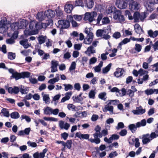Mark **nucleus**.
<instances>
[{
  "mask_svg": "<svg viewBox=\"0 0 158 158\" xmlns=\"http://www.w3.org/2000/svg\"><path fill=\"white\" fill-rule=\"evenodd\" d=\"M140 13L138 12H136L134 13L133 19L135 22H138L140 21Z\"/></svg>",
  "mask_w": 158,
  "mask_h": 158,
  "instance_id": "f704fd0d",
  "label": "nucleus"
},
{
  "mask_svg": "<svg viewBox=\"0 0 158 158\" xmlns=\"http://www.w3.org/2000/svg\"><path fill=\"white\" fill-rule=\"evenodd\" d=\"M104 33H106L105 30H98L96 32V35L98 37H102Z\"/></svg>",
  "mask_w": 158,
  "mask_h": 158,
  "instance_id": "09e8293b",
  "label": "nucleus"
},
{
  "mask_svg": "<svg viewBox=\"0 0 158 158\" xmlns=\"http://www.w3.org/2000/svg\"><path fill=\"white\" fill-rule=\"evenodd\" d=\"M72 95L71 92H69L65 93V96L61 100V102H64L65 101L69 100L70 98Z\"/></svg>",
  "mask_w": 158,
  "mask_h": 158,
  "instance_id": "cd10ccee",
  "label": "nucleus"
},
{
  "mask_svg": "<svg viewBox=\"0 0 158 158\" xmlns=\"http://www.w3.org/2000/svg\"><path fill=\"white\" fill-rule=\"evenodd\" d=\"M109 103V104L112 105H115L119 103V101L118 100H109L107 101Z\"/></svg>",
  "mask_w": 158,
  "mask_h": 158,
  "instance_id": "e2e57ef3",
  "label": "nucleus"
},
{
  "mask_svg": "<svg viewBox=\"0 0 158 158\" xmlns=\"http://www.w3.org/2000/svg\"><path fill=\"white\" fill-rule=\"evenodd\" d=\"M129 2V8L132 11L138 10L140 7V5L137 2L134 1L133 0H126Z\"/></svg>",
  "mask_w": 158,
  "mask_h": 158,
  "instance_id": "f03ea898",
  "label": "nucleus"
},
{
  "mask_svg": "<svg viewBox=\"0 0 158 158\" xmlns=\"http://www.w3.org/2000/svg\"><path fill=\"white\" fill-rule=\"evenodd\" d=\"M69 18L70 19V20H72V26L73 27H76L78 26V25L77 23L74 21L73 20V17L71 15H69Z\"/></svg>",
  "mask_w": 158,
  "mask_h": 158,
  "instance_id": "680f3d73",
  "label": "nucleus"
},
{
  "mask_svg": "<svg viewBox=\"0 0 158 158\" xmlns=\"http://www.w3.org/2000/svg\"><path fill=\"white\" fill-rule=\"evenodd\" d=\"M111 64H109L106 67L102 69V72L104 74L107 73L110 70L111 66Z\"/></svg>",
  "mask_w": 158,
  "mask_h": 158,
  "instance_id": "a19ab883",
  "label": "nucleus"
},
{
  "mask_svg": "<svg viewBox=\"0 0 158 158\" xmlns=\"http://www.w3.org/2000/svg\"><path fill=\"white\" fill-rule=\"evenodd\" d=\"M21 120L25 119L26 121L28 123H29L31 121V119L30 117L25 115H22L21 117Z\"/></svg>",
  "mask_w": 158,
  "mask_h": 158,
  "instance_id": "6e6d98bb",
  "label": "nucleus"
},
{
  "mask_svg": "<svg viewBox=\"0 0 158 158\" xmlns=\"http://www.w3.org/2000/svg\"><path fill=\"white\" fill-rule=\"evenodd\" d=\"M75 136L81 139H87L89 138V135L88 134H83L80 132H77L76 133Z\"/></svg>",
  "mask_w": 158,
  "mask_h": 158,
  "instance_id": "f3484780",
  "label": "nucleus"
},
{
  "mask_svg": "<svg viewBox=\"0 0 158 158\" xmlns=\"http://www.w3.org/2000/svg\"><path fill=\"white\" fill-rule=\"evenodd\" d=\"M118 96L122 97L126 95L127 94V91L125 88H122L121 91L119 90L118 92L117 93Z\"/></svg>",
  "mask_w": 158,
  "mask_h": 158,
  "instance_id": "58836bf2",
  "label": "nucleus"
},
{
  "mask_svg": "<svg viewBox=\"0 0 158 158\" xmlns=\"http://www.w3.org/2000/svg\"><path fill=\"white\" fill-rule=\"evenodd\" d=\"M103 63V62L101 61L98 65L94 67V70L95 72H99L101 71V68L102 66Z\"/></svg>",
  "mask_w": 158,
  "mask_h": 158,
  "instance_id": "ea45409f",
  "label": "nucleus"
},
{
  "mask_svg": "<svg viewBox=\"0 0 158 158\" xmlns=\"http://www.w3.org/2000/svg\"><path fill=\"white\" fill-rule=\"evenodd\" d=\"M115 7L113 6H111L109 7L106 10V13L107 14H110L115 11Z\"/></svg>",
  "mask_w": 158,
  "mask_h": 158,
  "instance_id": "5fc2aeb1",
  "label": "nucleus"
},
{
  "mask_svg": "<svg viewBox=\"0 0 158 158\" xmlns=\"http://www.w3.org/2000/svg\"><path fill=\"white\" fill-rule=\"evenodd\" d=\"M45 15L46 16L48 19L53 18L55 15V13L54 10H48L45 11Z\"/></svg>",
  "mask_w": 158,
  "mask_h": 158,
  "instance_id": "2eb2a0df",
  "label": "nucleus"
},
{
  "mask_svg": "<svg viewBox=\"0 0 158 158\" xmlns=\"http://www.w3.org/2000/svg\"><path fill=\"white\" fill-rule=\"evenodd\" d=\"M136 125L138 127H143L146 124V121L145 119H143L141 120L140 122H139L136 123Z\"/></svg>",
  "mask_w": 158,
  "mask_h": 158,
  "instance_id": "e433bc0d",
  "label": "nucleus"
},
{
  "mask_svg": "<svg viewBox=\"0 0 158 158\" xmlns=\"http://www.w3.org/2000/svg\"><path fill=\"white\" fill-rule=\"evenodd\" d=\"M27 40H24L20 41V44L23 45L24 48H27L31 46V44H28Z\"/></svg>",
  "mask_w": 158,
  "mask_h": 158,
  "instance_id": "c85d7f7f",
  "label": "nucleus"
},
{
  "mask_svg": "<svg viewBox=\"0 0 158 158\" xmlns=\"http://www.w3.org/2000/svg\"><path fill=\"white\" fill-rule=\"evenodd\" d=\"M113 107L112 106H110V105L109 104V103L108 102V104L105 106V107L102 110L105 112L109 111L110 112L111 114H112L113 113Z\"/></svg>",
  "mask_w": 158,
  "mask_h": 158,
  "instance_id": "6ab92c4d",
  "label": "nucleus"
},
{
  "mask_svg": "<svg viewBox=\"0 0 158 158\" xmlns=\"http://www.w3.org/2000/svg\"><path fill=\"white\" fill-rule=\"evenodd\" d=\"M102 24H107L110 22V20L108 18L105 17L103 18L102 20Z\"/></svg>",
  "mask_w": 158,
  "mask_h": 158,
  "instance_id": "69168bd1",
  "label": "nucleus"
},
{
  "mask_svg": "<svg viewBox=\"0 0 158 158\" xmlns=\"http://www.w3.org/2000/svg\"><path fill=\"white\" fill-rule=\"evenodd\" d=\"M84 3L83 1L81 0H76L75 2V6H81V7L84 6Z\"/></svg>",
  "mask_w": 158,
  "mask_h": 158,
  "instance_id": "864d4df0",
  "label": "nucleus"
},
{
  "mask_svg": "<svg viewBox=\"0 0 158 158\" xmlns=\"http://www.w3.org/2000/svg\"><path fill=\"white\" fill-rule=\"evenodd\" d=\"M7 90L9 93L17 94L19 92L20 89L18 87L14 86L13 87H9L8 88Z\"/></svg>",
  "mask_w": 158,
  "mask_h": 158,
  "instance_id": "dca6fc26",
  "label": "nucleus"
},
{
  "mask_svg": "<svg viewBox=\"0 0 158 158\" xmlns=\"http://www.w3.org/2000/svg\"><path fill=\"white\" fill-rule=\"evenodd\" d=\"M48 151L47 148L44 149L42 152L40 153L36 152L34 154L33 156L34 158H44L45 156V154Z\"/></svg>",
  "mask_w": 158,
  "mask_h": 158,
  "instance_id": "9b49d317",
  "label": "nucleus"
},
{
  "mask_svg": "<svg viewBox=\"0 0 158 158\" xmlns=\"http://www.w3.org/2000/svg\"><path fill=\"white\" fill-rule=\"evenodd\" d=\"M129 4L126 1L121 0H116L115 4L120 9H123L126 8L127 6V4Z\"/></svg>",
  "mask_w": 158,
  "mask_h": 158,
  "instance_id": "423d86ee",
  "label": "nucleus"
},
{
  "mask_svg": "<svg viewBox=\"0 0 158 158\" xmlns=\"http://www.w3.org/2000/svg\"><path fill=\"white\" fill-rule=\"evenodd\" d=\"M143 144H146L149 143L152 140L150 137V134H147L143 135L142 138Z\"/></svg>",
  "mask_w": 158,
  "mask_h": 158,
  "instance_id": "a211bd4d",
  "label": "nucleus"
},
{
  "mask_svg": "<svg viewBox=\"0 0 158 158\" xmlns=\"http://www.w3.org/2000/svg\"><path fill=\"white\" fill-rule=\"evenodd\" d=\"M125 73V71L123 68H118L114 73V76L117 77H121Z\"/></svg>",
  "mask_w": 158,
  "mask_h": 158,
  "instance_id": "4468645a",
  "label": "nucleus"
},
{
  "mask_svg": "<svg viewBox=\"0 0 158 158\" xmlns=\"http://www.w3.org/2000/svg\"><path fill=\"white\" fill-rule=\"evenodd\" d=\"M51 72L54 73L57 72V66L59 64L58 61L54 60H52L51 61Z\"/></svg>",
  "mask_w": 158,
  "mask_h": 158,
  "instance_id": "0eeeda50",
  "label": "nucleus"
},
{
  "mask_svg": "<svg viewBox=\"0 0 158 158\" xmlns=\"http://www.w3.org/2000/svg\"><path fill=\"white\" fill-rule=\"evenodd\" d=\"M59 126L60 129H64L66 130H68L70 127V124L69 123L62 120L59 121Z\"/></svg>",
  "mask_w": 158,
  "mask_h": 158,
  "instance_id": "6e6552de",
  "label": "nucleus"
},
{
  "mask_svg": "<svg viewBox=\"0 0 158 158\" xmlns=\"http://www.w3.org/2000/svg\"><path fill=\"white\" fill-rule=\"evenodd\" d=\"M97 15V13L95 11L87 12L85 14L84 19L85 20H88L90 22H91L95 20Z\"/></svg>",
  "mask_w": 158,
  "mask_h": 158,
  "instance_id": "7ed1b4c3",
  "label": "nucleus"
},
{
  "mask_svg": "<svg viewBox=\"0 0 158 158\" xmlns=\"http://www.w3.org/2000/svg\"><path fill=\"white\" fill-rule=\"evenodd\" d=\"M21 78H25L29 77L30 75V73L28 72H24L21 73Z\"/></svg>",
  "mask_w": 158,
  "mask_h": 158,
  "instance_id": "de8ad7c7",
  "label": "nucleus"
},
{
  "mask_svg": "<svg viewBox=\"0 0 158 158\" xmlns=\"http://www.w3.org/2000/svg\"><path fill=\"white\" fill-rule=\"evenodd\" d=\"M93 35L92 33L90 34V36H87V37L85 38L84 41V44H90L93 40Z\"/></svg>",
  "mask_w": 158,
  "mask_h": 158,
  "instance_id": "a878e982",
  "label": "nucleus"
},
{
  "mask_svg": "<svg viewBox=\"0 0 158 158\" xmlns=\"http://www.w3.org/2000/svg\"><path fill=\"white\" fill-rule=\"evenodd\" d=\"M82 93H81L78 96H73V101L77 102H79L82 100V98H81Z\"/></svg>",
  "mask_w": 158,
  "mask_h": 158,
  "instance_id": "4c0bfd02",
  "label": "nucleus"
},
{
  "mask_svg": "<svg viewBox=\"0 0 158 158\" xmlns=\"http://www.w3.org/2000/svg\"><path fill=\"white\" fill-rule=\"evenodd\" d=\"M142 46L138 44H135V50L138 52H139L142 49Z\"/></svg>",
  "mask_w": 158,
  "mask_h": 158,
  "instance_id": "0e129e2a",
  "label": "nucleus"
},
{
  "mask_svg": "<svg viewBox=\"0 0 158 158\" xmlns=\"http://www.w3.org/2000/svg\"><path fill=\"white\" fill-rule=\"evenodd\" d=\"M37 24L36 23V21H31L29 25V29L27 30L26 29L24 31V33L25 35H31L35 34L37 33V32L36 31L33 30L35 27L37 28Z\"/></svg>",
  "mask_w": 158,
  "mask_h": 158,
  "instance_id": "f257e3e1",
  "label": "nucleus"
},
{
  "mask_svg": "<svg viewBox=\"0 0 158 158\" xmlns=\"http://www.w3.org/2000/svg\"><path fill=\"white\" fill-rule=\"evenodd\" d=\"M29 91V88L25 87L24 86L21 85L19 91L22 94H26Z\"/></svg>",
  "mask_w": 158,
  "mask_h": 158,
  "instance_id": "72a5a7b5",
  "label": "nucleus"
},
{
  "mask_svg": "<svg viewBox=\"0 0 158 158\" xmlns=\"http://www.w3.org/2000/svg\"><path fill=\"white\" fill-rule=\"evenodd\" d=\"M76 64L75 61L72 62L69 68V70L71 72L72 71L75 69L76 67Z\"/></svg>",
  "mask_w": 158,
  "mask_h": 158,
  "instance_id": "bf43d9fd",
  "label": "nucleus"
},
{
  "mask_svg": "<svg viewBox=\"0 0 158 158\" xmlns=\"http://www.w3.org/2000/svg\"><path fill=\"white\" fill-rule=\"evenodd\" d=\"M128 127L131 131L132 133H134L136 130L137 128L138 127H137L136 124L135 125L134 124H132L128 126Z\"/></svg>",
  "mask_w": 158,
  "mask_h": 158,
  "instance_id": "49530a36",
  "label": "nucleus"
},
{
  "mask_svg": "<svg viewBox=\"0 0 158 158\" xmlns=\"http://www.w3.org/2000/svg\"><path fill=\"white\" fill-rule=\"evenodd\" d=\"M14 78L16 80L21 78V73H19L17 72H15V73L13 74V76H11Z\"/></svg>",
  "mask_w": 158,
  "mask_h": 158,
  "instance_id": "c03bdc74",
  "label": "nucleus"
},
{
  "mask_svg": "<svg viewBox=\"0 0 158 158\" xmlns=\"http://www.w3.org/2000/svg\"><path fill=\"white\" fill-rule=\"evenodd\" d=\"M130 39L126 38L124 39L119 44V45L118 46V48L119 47H120L123 44H126L127 43L129 42L130 41Z\"/></svg>",
  "mask_w": 158,
  "mask_h": 158,
  "instance_id": "37998d69",
  "label": "nucleus"
},
{
  "mask_svg": "<svg viewBox=\"0 0 158 158\" xmlns=\"http://www.w3.org/2000/svg\"><path fill=\"white\" fill-rule=\"evenodd\" d=\"M144 5L147 11L151 12L153 10L154 5L151 3L150 1L148 2L147 0H145V2H144Z\"/></svg>",
  "mask_w": 158,
  "mask_h": 158,
  "instance_id": "9d476101",
  "label": "nucleus"
},
{
  "mask_svg": "<svg viewBox=\"0 0 158 158\" xmlns=\"http://www.w3.org/2000/svg\"><path fill=\"white\" fill-rule=\"evenodd\" d=\"M6 19L5 17L3 18L0 21V29H3V31L5 32V28L6 24Z\"/></svg>",
  "mask_w": 158,
  "mask_h": 158,
  "instance_id": "b1692460",
  "label": "nucleus"
},
{
  "mask_svg": "<svg viewBox=\"0 0 158 158\" xmlns=\"http://www.w3.org/2000/svg\"><path fill=\"white\" fill-rule=\"evenodd\" d=\"M10 27L11 29L13 31L17 30L19 29L17 23H11L10 25Z\"/></svg>",
  "mask_w": 158,
  "mask_h": 158,
  "instance_id": "603ef678",
  "label": "nucleus"
},
{
  "mask_svg": "<svg viewBox=\"0 0 158 158\" xmlns=\"http://www.w3.org/2000/svg\"><path fill=\"white\" fill-rule=\"evenodd\" d=\"M106 93L105 92H103L99 94L98 95V97L100 98L105 101L106 99Z\"/></svg>",
  "mask_w": 158,
  "mask_h": 158,
  "instance_id": "4d7b16f0",
  "label": "nucleus"
},
{
  "mask_svg": "<svg viewBox=\"0 0 158 158\" xmlns=\"http://www.w3.org/2000/svg\"><path fill=\"white\" fill-rule=\"evenodd\" d=\"M15 57L16 55L15 53L12 52H9L8 53V58L10 60L15 59Z\"/></svg>",
  "mask_w": 158,
  "mask_h": 158,
  "instance_id": "3c124183",
  "label": "nucleus"
},
{
  "mask_svg": "<svg viewBox=\"0 0 158 158\" xmlns=\"http://www.w3.org/2000/svg\"><path fill=\"white\" fill-rule=\"evenodd\" d=\"M96 52L95 48L93 46H90L88 47L87 50L85 52L86 54L88 56H90L91 54Z\"/></svg>",
  "mask_w": 158,
  "mask_h": 158,
  "instance_id": "412c9836",
  "label": "nucleus"
},
{
  "mask_svg": "<svg viewBox=\"0 0 158 158\" xmlns=\"http://www.w3.org/2000/svg\"><path fill=\"white\" fill-rule=\"evenodd\" d=\"M17 37V34H14L11 37L6 40V44H14L15 43V39H16Z\"/></svg>",
  "mask_w": 158,
  "mask_h": 158,
  "instance_id": "aec40b11",
  "label": "nucleus"
},
{
  "mask_svg": "<svg viewBox=\"0 0 158 158\" xmlns=\"http://www.w3.org/2000/svg\"><path fill=\"white\" fill-rule=\"evenodd\" d=\"M145 94L148 95L153 94V89H146L144 91Z\"/></svg>",
  "mask_w": 158,
  "mask_h": 158,
  "instance_id": "774afa93",
  "label": "nucleus"
},
{
  "mask_svg": "<svg viewBox=\"0 0 158 158\" xmlns=\"http://www.w3.org/2000/svg\"><path fill=\"white\" fill-rule=\"evenodd\" d=\"M58 27L61 29H66L70 26L69 22L66 20H59L58 21Z\"/></svg>",
  "mask_w": 158,
  "mask_h": 158,
  "instance_id": "20e7f679",
  "label": "nucleus"
},
{
  "mask_svg": "<svg viewBox=\"0 0 158 158\" xmlns=\"http://www.w3.org/2000/svg\"><path fill=\"white\" fill-rule=\"evenodd\" d=\"M123 33L125 34V36L131 35H132L131 31L130 28H128L127 30H125Z\"/></svg>",
  "mask_w": 158,
  "mask_h": 158,
  "instance_id": "338daca9",
  "label": "nucleus"
},
{
  "mask_svg": "<svg viewBox=\"0 0 158 158\" xmlns=\"http://www.w3.org/2000/svg\"><path fill=\"white\" fill-rule=\"evenodd\" d=\"M41 95L43 97V101L46 104L49 103L50 101L49 95L45 94L44 92H43L41 94Z\"/></svg>",
  "mask_w": 158,
  "mask_h": 158,
  "instance_id": "4be33fe9",
  "label": "nucleus"
},
{
  "mask_svg": "<svg viewBox=\"0 0 158 158\" xmlns=\"http://www.w3.org/2000/svg\"><path fill=\"white\" fill-rule=\"evenodd\" d=\"M44 114L46 115L52 114V108L50 107H46L44 109Z\"/></svg>",
  "mask_w": 158,
  "mask_h": 158,
  "instance_id": "473e14b6",
  "label": "nucleus"
},
{
  "mask_svg": "<svg viewBox=\"0 0 158 158\" xmlns=\"http://www.w3.org/2000/svg\"><path fill=\"white\" fill-rule=\"evenodd\" d=\"M108 134L107 129H105L102 130L100 133V136L102 137L103 136H105Z\"/></svg>",
  "mask_w": 158,
  "mask_h": 158,
  "instance_id": "13d9d810",
  "label": "nucleus"
},
{
  "mask_svg": "<svg viewBox=\"0 0 158 158\" xmlns=\"http://www.w3.org/2000/svg\"><path fill=\"white\" fill-rule=\"evenodd\" d=\"M114 18L120 23L124 21L125 19L124 16L121 15V12L120 11H116L114 13Z\"/></svg>",
  "mask_w": 158,
  "mask_h": 158,
  "instance_id": "39448f33",
  "label": "nucleus"
},
{
  "mask_svg": "<svg viewBox=\"0 0 158 158\" xmlns=\"http://www.w3.org/2000/svg\"><path fill=\"white\" fill-rule=\"evenodd\" d=\"M1 113L5 117H8L10 116L9 112L6 108H3L1 110Z\"/></svg>",
  "mask_w": 158,
  "mask_h": 158,
  "instance_id": "79ce46f5",
  "label": "nucleus"
},
{
  "mask_svg": "<svg viewBox=\"0 0 158 158\" xmlns=\"http://www.w3.org/2000/svg\"><path fill=\"white\" fill-rule=\"evenodd\" d=\"M148 34L150 37L154 38L158 35V31H153L152 30H150L148 31Z\"/></svg>",
  "mask_w": 158,
  "mask_h": 158,
  "instance_id": "7c9ffc66",
  "label": "nucleus"
},
{
  "mask_svg": "<svg viewBox=\"0 0 158 158\" xmlns=\"http://www.w3.org/2000/svg\"><path fill=\"white\" fill-rule=\"evenodd\" d=\"M17 23L18 24V26L19 29L25 28L28 23L24 19H23Z\"/></svg>",
  "mask_w": 158,
  "mask_h": 158,
  "instance_id": "5701e85b",
  "label": "nucleus"
},
{
  "mask_svg": "<svg viewBox=\"0 0 158 158\" xmlns=\"http://www.w3.org/2000/svg\"><path fill=\"white\" fill-rule=\"evenodd\" d=\"M84 4L89 9L93 7L94 5V2L93 0H85L84 1Z\"/></svg>",
  "mask_w": 158,
  "mask_h": 158,
  "instance_id": "393cba45",
  "label": "nucleus"
},
{
  "mask_svg": "<svg viewBox=\"0 0 158 158\" xmlns=\"http://www.w3.org/2000/svg\"><path fill=\"white\" fill-rule=\"evenodd\" d=\"M63 85L64 87V90L65 91L72 90L73 89V85L70 84H64Z\"/></svg>",
  "mask_w": 158,
  "mask_h": 158,
  "instance_id": "a18cd8bd",
  "label": "nucleus"
},
{
  "mask_svg": "<svg viewBox=\"0 0 158 158\" xmlns=\"http://www.w3.org/2000/svg\"><path fill=\"white\" fill-rule=\"evenodd\" d=\"M147 12H145L142 13L141 14H140V21H143L147 17Z\"/></svg>",
  "mask_w": 158,
  "mask_h": 158,
  "instance_id": "052dcab7",
  "label": "nucleus"
},
{
  "mask_svg": "<svg viewBox=\"0 0 158 158\" xmlns=\"http://www.w3.org/2000/svg\"><path fill=\"white\" fill-rule=\"evenodd\" d=\"M46 23H41L40 25V27L38 28L39 29L41 28H46L49 26H52L53 24V21L51 19H47Z\"/></svg>",
  "mask_w": 158,
  "mask_h": 158,
  "instance_id": "f8f14e48",
  "label": "nucleus"
},
{
  "mask_svg": "<svg viewBox=\"0 0 158 158\" xmlns=\"http://www.w3.org/2000/svg\"><path fill=\"white\" fill-rule=\"evenodd\" d=\"M46 39V36H44L43 35L40 36L38 38V40L39 41V43L40 44H42L44 43Z\"/></svg>",
  "mask_w": 158,
  "mask_h": 158,
  "instance_id": "8fccbe9b",
  "label": "nucleus"
},
{
  "mask_svg": "<svg viewBox=\"0 0 158 158\" xmlns=\"http://www.w3.org/2000/svg\"><path fill=\"white\" fill-rule=\"evenodd\" d=\"M134 27L135 32L137 34H140L143 31L142 28L139 24H135Z\"/></svg>",
  "mask_w": 158,
  "mask_h": 158,
  "instance_id": "2f4dec72",
  "label": "nucleus"
},
{
  "mask_svg": "<svg viewBox=\"0 0 158 158\" xmlns=\"http://www.w3.org/2000/svg\"><path fill=\"white\" fill-rule=\"evenodd\" d=\"M10 116L12 118L17 119L19 118L20 115L18 112L15 111L10 114Z\"/></svg>",
  "mask_w": 158,
  "mask_h": 158,
  "instance_id": "c9c22d12",
  "label": "nucleus"
},
{
  "mask_svg": "<svg viewBox=\"0 0 158 158\" xmlns=\"http://www.w3.org/2000/svg\"><path fill=\"white\" fill-rule=\"evenodd\" d=\"M60 80V75L58 74H56V77L55 78L51 79L49 80L48 82L49 83L54 84L55 83L58 82Z\"/></svg>",
  "mask_w": 158,
  "mask_h": 158,
  "instance_id": "c756f323",
  "label": "nucleus"
},
{
  "mask_svg": "<svg viewBox=\"0 0 158 158\" xmlns=\"http://www.w3.org/2000/svg\"><path fill=\"white\" fill-rule=\"evenodd\" d=\"M73 9V6L68 3H66L64 6V10L68 13H70Z\"/></svg>",
  "mask_w": 158,
  "mask_h": 158,
  "instance_id": "bb28decb",
  "label": "nucleus"
},
{
  "mask_svg": "<svg viewBox=\"0 0 158 158\" xmlns=\"http://www.w3.org/2000/svg\"><path fill=\"white\" fill-rule=\"evenodd\" d=\"M146 111L145 109H143L141 106L137 107L135 110H133L132 112L135 115H141Z\"/></svg>",
  "mask_w": 158,
  "mask_h": 158,
  "instance_id": "1a4fd4ad",
  "label": "nucleus"
},
{
  "mask_svg": "<svg viewBox=\"0 0 158 158\" xmlns=\"http://www.w3.org/2000/svg\"><path fill=\"white\" fill-rule=\"evenodd\" d=\"M36 18L40 21L47 20V18L46 16L45 15V11L44 12H40L38 13L36 16Z\"/></svg>",
  "mask_w": 158,
  "mask_h": 158,
  "instance_id": "ddd939ff",
  "label": "nucleus"
}]
</instances>
